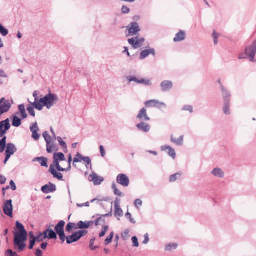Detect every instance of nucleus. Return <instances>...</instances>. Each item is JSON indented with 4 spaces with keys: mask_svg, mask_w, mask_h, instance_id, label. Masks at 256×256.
Wrapping results in <instances>:
<instances>
[{
    "mask_svg": "<svg viewBox=\"0 0 256 256\" xmlns=\"http://www.w3.org/2000/svg\"><path fill=\"white\" fill-rule=\"evenodd\" d=\"M89 180L94 182V186L100 185L104 182V178L98 176L96 174L92 172L89 176Z\"/></svg>",
    "mask_w": 256,
    "mask_h": 256,
    "instance_id": "nucleus-13",
    "label": "nucleus"
},
{
    "mask_svg": "<svg viewBox=\"0 0 256 256\" xmlns=\"http://www.w3.org/2000/svg\"><path fill=\"white\" fill-rule=\"evenodd\" d=\"M96 216H98V218L94 221V224L96 226H98L100 224L99 222L102 220V216L99 214H96Z\"/></svg>",
    "mask_w": 256,
    "mask_h": 256,
    "instance_id": "nucleus-58",
    "label": "nucleus"
},
{
    "mask_svg": "<svg viewBox=\"0 0 256 256\" xmlns=\"http://www.w3.org/2000/svg\"><path fill=\"white\" fill-rule=\"evenodd\" d=\"M43 137L44 138L46 143L48 144H50L52 140L51 136L48 134V132H44L42 134Z\"/></svg>",
    "mask_w": 256,
    "mask_h": 256,
    "instance_id": "nucleus-42",
    "label": "nucleus"
},
{
    "mask_svg": "<svg viewBox=\"0 0 256 256\" xmlns=\"http://www.w3.org/2000/svg\"><path fill=\"white\" fill-rule=\"evenodd\" d=\"M56 190V186L54 184L50 182L48 184H45L41 188V190L44 194H49L54 192Z\"/></svg>",
    "mask_w": 256,
    "mask_h": 256,
    "instance_id": "nucleus-15",
    "label": "nucleus"
},
{
    "mask_svg": "<svg viewBox=\"0 0 256 256\" xmlns=\"http://www.w3.org/2000/svg\"><path fill=\"white\" fill-rule=\"evenodd\" d=\"M10 184V185L9 186L12 190L14 191L16 190V186L14 180H11Z\"/></svg>",
    "mask_w": 256,
    "mask_h": 256,
    "instance_id": "nucleus-60",
    "label": "nucleus"
},
{
    "mask_svg": "<svg viewBox=\"0 0 256 256\" xmlns=\"http://www.w3.org/2000/svg\"><path fill=\"white\" fill-rule=\"evenodd\" d=\"M136 128L138 130L144 132H148L150 128V124L144 123V122L138 124L136 125Z\"/></svg>",
    "mask_w": 256,
    "mask_h": 256,
    "instance_id": "nucleus-23",
    "label": "nucleus"
},
{
    "mask_svg": "<svg viewBox=\"0 0 256 256\" xmlns=\"http://www.w3.org/2000/svg\"><path fill=\"white\" fill-rule=\"evenodd\" d=\"M149 242V236L148 234H146L144 236V240L142 242V244H147Z\"/></svg>",
    "mask_w": 256,
    "mask_h": 256,
    "instance_id": "nucleus-61",
    "label": "nucleus"
},
{
    "mask_svg": "<svg viewBox=\"0 0 256 256\" xmlns=\"http://www.w3.org/2000/svg\"><path fill=\"white\" fill-rule=\"evenodd\" d=\"M6 154L10 156L13 155L17 151V148L15 144L12 143L6 144Z\"/></svg>",
    "mask_w": 256,
    "mask_h": 256,
    "instance_id": "nucleus-20",
    "label": "nucleus"
},
{
    "mask_svg": "<svg viewBox=\"0 0 256 256\" xmlns=\"http://www.w3.org/2000/svg\"><path fill=\"white\" fill-rule=\"evenodd\" d=\"M18 110L20 114V116L22 119H25L28 117V114L26 112L24 104H21L18 106Z\"/></svg>",
    "mask_w": 256,
    "mask_h": 256,
    "instance_id": "nucleus-31",
    "label": "nucleus"
},
{
    "mask_svg": "<svg viewBox=\"0 0 256 256\" xmlns=\"http://www.w3.org/2000/svg\"><path fill=\"white\" fill-rule=\"evenodd\" d=\"M12 104L8 100H6L5 98H2L0 99V115L9 111Z\"/></svg>",
    "mask_w": 256,
    "mask_h": 256,
    "instance_id": "nucleus-7",
    "label": "nucleus"
},
{
    "mask_svg": "<svg viewBox=\"0 0 256 256\" xmlns=\"http://www.w3.org/2000/svg\"><path fill=\"white\" fill-rule=\"evenodd\" d=\"M53 159H56L59 162L66 161V160L64 154L62 152L54 153L53 155Z\"/></svg>",
    "mask_w": 256,
    "mask_h": 256,
    "instance_id": "nucleus-30",
    "label": "nucleus"
},
{
    "mask_svg": "<svg viewBox=\"0 0 256 256\" xmlns=\"http://www.w3.org/2000/svg\"><path fill=\"white\" fill-rule=\"evenodd\" d=\"M123 216V211L120 206L115 207L114 210V216Z\"/></svg>",
    "mask_w": 256,
    "mask_h": 256,
    "instance_id": "nucleus-39",
    "label": "nucleus"
},
{
    "mask_svg": "<svg viewBox=\"0 0 256 256\" xmlns=\"http://www.w3.org/2000/svg\"><path fill=\"white\" fill-rule=\"evenodd\" d=\"M77 226V228H78V229H80V230H86V229L88 228L86 221H79L78 222Z\"/></svg>",
    "mask_w": 256,
    "mask_h": 256,
    "instance_id": "nucleus-35",
    "label": "nucleus"
},
{
    "mask_svg": "<svg viewBox=\"0 0 256 256\" xmlns=\"http://www.w3.org/2000/svg\"><path fill=\"white\" fill-rule=\"evenodd\" d=\"M0 34L3 36H6L8 34V30L7 28L1 24H0Z\"/></svg>",
    "mask_w": 256,
    "mask_h": 256,
    "instance_id": "nucleus-38",
    "label": "nucleus"
},
{
    "mask_svg": "<svg viewBox=\"0 0 256 256\" xmlns=\"http://www.w3.org/2000/svg\"><path fill=\"white\" fill-rule=\"evenodd\" d=\"M178 245L176 243H170L166 245L165 247V250L170 252L177 248Z\"/></svg>",
    "mask_w": 256,
    "mask_h": 256,
    "instance_id": "nucleus-34",
    "label": "nucleus"
},
{
    "mask_svg": "<svg viewBox=\"0 0 256 256\" xmlns=\"http://www.w3.org/2000/svg\"><path fill=\"white\" fill-rule=\"evenodd\" d=\"M53 164L52 166L55 167L56 169L58 172H61V170L62 168V167L60 165V162L56 160V159H53Z\"/></svg>",
    "mask_w": 256,
    "mask_h": 256,
    "instance_id": "nucleus-45",
    "label": "nucleus"
},
{
    "mask_svg": "<svg viewBox=\"0 0 256 256\" xmlns=\"http://www.w3.org/2000/svg\"><path fill=\"white\" fill-rule=\"evenodd\" d=\"M230 102H224L223 111L225 114L229 115L230 114Z\"/></svg>",
    "mask_w": 256,
    "mask_h": 256,
    "instance_id": "nucleus-36",
    "label": "nucleus"
},
{
    "mask_svg": "<svg viewBox=\"0 0 256 256\" xmlns=\"http://www.w3.org/2000/svg\"><path fill=\"white\" fill-rule=\"evenodd\" d=\"M145 105L146 107L149 108L156 107L160 108L161 106L166 107V104L164 103L160 102L156 100H147L145 102Z\"/></svg>",
    "mask_w": 256,
    "mask_h": 256,
    "instance_id": "nucleus-12",
    "label": "nucleus"
},
{
    "mask_svg": "<svg viewBox=\"0 0 256 256\" xmlns=\"http://www.w3.org/2000/svg\"><path fill=\"white\" fill-rule=\"evenodd\" d=\"M30 130L32 132V137L36 140H39L40 135L38 134L39 128L36 122L32 123L30 126Z\"/></svg>",
    "mask_w": 256,
    "mask_h": 256,
    "instance_id": "nucleus-14",
    "label": "nucleus"
},
{
    "mask_svg": "<svg viewBox=\"0 0 256 256\" xmlns=\"http://www.w3.org/2000/svg\"><path fill=\"white\" fill-rule=\"evenodd\" d=\"M137 118L140 119L144 121H149L150 120V118L148 116L146 112V110L143 108L139 112L138 114L136 117Z\"/></svg>",
    "mask_w": 256,
    "mask_h": 256,
    "instance_id": "nucleus-21",
    "label": "nucleus"
},
{
    "mask_svg": "<svg viewBox=\"0 0 256 256\" xmlns=\"http://www.w3.org/2000/svg\"><path fill=\"white\" fill-rule=\"evenodd\" d=\"M186 38V33L184 31L180 30L174 38V42H181Z\"/></svg>",
    "mask_w": 256,
    "mask_h": 256,
    "instance_id": "nucleus-27",
    "label": "nucleus"
},
{
    "mask_svg": "<svg viewBox=\"0 0 256 256\" xmlns=\"http://www.w3.org/2000/svg\"><path fill=\"white\" fill-rule=\"evenodd\" d=\"M256 54V40L252 42V45L248 46L245 48V54L247 57L250 58L252 62H255L254 56Z\"/></svg>",
    "mask_w": 256,
    "mask_h": 256,
    "instance_id": "nucleus-6",
    "label": "nucleus"
},
{
    "mask_svg": "<svg viewBox=\"0 0 256 256\" xmlns=\"http://www.w3.org/2000/svg\"><path fill=\"white\" fill-rule=\"evenodd\" d=\"M10 128V124L8 118H6L0 122V128H2V130L8 131Z\"/></svg>",
    "mask_w": 256,
    "mask_h": 256,
    "instance_id": "nucleus-28",
    "label": "nucleus"
},
{
    "mask_svg": "<svg viewBox=\"0 0 256 256\" xmlns=\"http://www.w3.org/2000/svg\"><path fill=\"white\" fill-rule=\"evenodd\" d=\"M32 162H39L41 166L47 168L48 166V158L41 156V157H37L34 158Z\"/></svg>",
    "mask_w": 256,
    "mask_h": 256,
    "instance_id": "nucleus-26",
    "label": "nucleus"
},
{
    "mask_svg": "<svg viewBox=\"0 0 256 256\" xmlns=\"http://www.w3.org/2000/svg\"><path fill=\"white\" fill-rule=\"evenodd\" d=\"M52 144H46V151L48 153H51L52 152Z\"/></svg>",
    "mask_w": 256,
    "mask_h": 256,
    "instance_id": "nucleus-62",
    "label": "nucleus"
},
{
    "mask_svg": "<svg viewBox=\"0 0 256 256\" xmlns=\"http://www.w3.org/2000/svg\"><path fill=\"white\" fill-rule=\"evenodd\" d=\"M54 226V225L46 226V229L42 232H40V234L43 236L44 238H48L49 240H54V234H55L54 232L52 229V227Z\"/></svg>",
    "mask_w": 256,
    "mask_h": 256,
    "instance_id": "nucleus-9",
    "label": "nucleus"
},
{
    "mask_svg": "<svg viewBox=\"0 0 256 256\" xmlns=\"http://www.w3.org/2000/svg\"><path fill=\"white\" fill-rule=\"evenodd\" d=\"M142 202L140 199H136L134 200V206L138 209L140 208V206H142Z\"/></svg>",
    "mask_w": 256,
    "mask_h": 256,
    "instance_id": "nucleus-54",
    "label": "nucleus"
},
{
    "mask_svg": "<svg viewBox=\"0 0 256 256\" xmlns=\"http://www.w3.org/2000/svg\"><path fill=\"white\" fill-rule=\"evenodd\" d=\"M220 89L224 102H230L231 98V94L230 92L222 84H221Z\"/></svg>",
    "mask_w": 256,
    "mask_h": 256,
    "instance_id": "nucleus-17",
    "label": "nucleus"
},
{
    "mask_svg": "<svg viewBox=\"0 0 256 256\" xmlns=\"http://www.w3.org/2000/svg\"><path fill=\"white\" fill-rule=\"evenodd\" d=\"M6 256H19L18 255L16 252H14L10 249L8 250L5 253Z\"/></svg>",
    "mask_w": 256,
    "mask_h": 256,
    "instance_id": "nucleus-47",
    "label": "nucleus"
},
{
    "mask_svg": "<svg viewBox=\"0 0 256 256\" xmlns=\"http://www.w3.org/2000/svg\"><path fill=\"white\" fill-rule=\"evenodd\" d=\"M116 182L124 187L128 186L130 184L129 178L125 174H119L116 177Z\"/></svg>",
    "mask_w": 256,
    "mask_h": 256,
    "instance_id": "nucleus-11",
    "label": "nucleus"
},
{
    "mask_svg": "<svg viewBox=\"0 0 256 256\" xmlns=\"http://www.w3.org/2000/svg\"><path fill=\"white\" fill-rule=\"evenodd\" d=\"M57 140L59 142V144L64 148H67V144L65 142H64L62 138L58 136Z\"/></svg>",
    "mask_w": 256,
    "mask_h": 256,
    "instance_id": "nucleus-49",
    "label": "nucleus"
},
{
    "mask_svg": "<svg viewBox=\"0 0 256 256\" xmlns=\"http://www.w3.org/2000/svg\"><path fill=\"white\" fill-rule=\"evenodd\" d=\"M88 233L87 230H78L73 232L70 236H67L66 240L68 244H71L78 242L82 238Z\"/></svg>",
    "mask_w": 256,
    "mask_h": 256,
    "instance_id": "nucleus-4",
    "label": "nucleus"
},
{
    "mask_svg": "<svg viewBox=\"0 0 256 256\" xmlns=\"http://www.w3.org/2000/svg\"><path fill=\"white\" fill-rule=\"evenodd\" d=\"M160 88L163 92L170 91L173 86V83L170 80H164L160 83Z\"/></svg>",
    "mask_w": 256,
    "mask_h": 256,
    "instance_id": "nucleus-19",
    "label": "nucleus"
},
{
    "mask_svg": "<svg viewBox=\"0 0 256 256\" xmlns=\"http://www.w3.org/2000/svg\"><path fill=\"white\" fill-rule=\"evenodd\" d=\"M150 54L153 56H156V50L154 48H150L149 49H146L140 52V59L144 60L148 57Z\"/></svg>",
    "mask_w": 256,
    "mask_h": 256,
    "instance_id": "nucleus-18",
    "label": "nucleus"
},
{
    "mask_svg": "<svg viewBox=\"0 0 256 256\" xmlns=\"http://www.w3.org/2000/svg\"><path fill=\"white\" fill-rule=\"evenodd\" d=\"M126 216L129 219L130 221L132 223V224H136V221L134 220V218H132V215L130 214V213L129 212H127L126 214Z\"/></svg>",
    "mask_w": 256,
    "mask_h": 256,
    "instance_id": "nucleus-56",
    "label": "nucleus"
},
{
    "mask_svg": "<svg viewBox=\"0 0 256 256\" xmlns=\"http://www.w3.org/2000/svg\"><path fill=\"white\" fill-rule=\"evenodd\" d=\"M12 126L14 127H18L22 124V119L18 116L13 115L12 116Z\"/></svg>",
    "mask_w": 256,
    "mask_h": 256,
    "instance_id": "nucleus-29",
    "label": "nucleus"
},
{
    "mask_svg": "<svg viewBox=\"0 0 256 256\" xmlns=\"http://www.w3.org/2000/svg\"><path fill=\"white\" fill-rule=\"evenodd\" d=\"M220 36V34L218 33H217L216 30H214L213 32V33L212 34V37L214 39V45H216L218 44V38Z\"/></svg>",
    "mask_w": 256,
    "mask_h": 256,
    "instance_id": "nucleus-40",
    "label": "nucleus"
},
{
    "mask_svg": "<svg viewBox=\"0 0 256 256\" xmlns=\"http://www.w3.org/2000/svg\"><path fill=\"white\" fill-rule=\"evenodd\" d=\"M6 177L3 176L2 175L0 176V184H4L6 183Z\"/></svg>",
    "mask_w": 256,
    "mask_h": 256,
    "instance_id": "nucleus-63",
    "label": "nucleus"
},
{
    "mask_svg": "<svg viewBox=\"0 0 256 256\" xmlns=\"http://www.w3.org/2000/svg\"><path fill=\"white\" fill-rule=\"evenodd\" d=\"M127 80L129 82H130L132 81L136 82L137 84H139L140 80H138L136 78L132 76H128L126 77Z\"/></svg>",
    "mask_w": 256,
    "mask_h": 256,
    "instance_id": "nucleus-51",
    "label": "nucleus"
},
{
    "mask_svg": "<svg viewBox=\"0 0 256 256\" xmlns=\"http://www.w3.org/2000/svg\"><path fill=\"white\" fill-rule=\"evenodd\" d=\"M182 110L188 111L190 113L193 112V107L190 105H185L182 108Z\"/></svg>",
    "mask_w": 256,
    "mask_h": 256,
    "instance_id": "nucleus-50",
    "label": "nucleus"
},
{
    "mask_svg": "<svg viewBox=\"0 0 256 256\" xmlns=\"http://www.w3.org/2000/svg\"><path fill=\"white\" fill-rule=\"evenodd\" d=\"M8 130H2V128H0V136L2 138L0 140V153L3 152L6 148V136H5Z\"/></svg>",
    "mask_w": 256,
    "mask_h": 256,
    "instance_id": "nucleus-10",
    "label": "nucleus"
},
{
    "mask_svg": "<svg viewBox=\"0 0 256 256\" xmlns=\"http://www.w3.org/2000/svg\"><path fill=\"white\" fill-rule=\"evenodd\" d=\"M211 174L213 176L221 178H224V172L219 168H214L211 172Z\"/></svg>",
    "mask_w": 256,
    "mask_h": 256,
    "instance_id": "nucleus-24",
    "label": "nucleus"
},
{
    "mask_svg": "<svg viewBox=\"0 0 256 256\" xmlns=\"http://www.w3.org/2000/svg\"><path fill=\"white\" fill-rule=\"evenodd\" d=\"M73 230L72 222H68L66 226V231L68 233L72 232Z\"/></svg>",
    "mask_w": 256,
    "mask_h": 256,
    "instance_id": "nucleus-53",
    "label": "nucleus"
},
{
    "mask_svg": "<svg viewBox=\"0 0 256 256\" xmlns=\"http://www.w3.org/2000/svg\"><path fill=\"white\" fill-rule=\"evenodd\" d=\"M181 176L180 174L176 173L174 174H172L170 176L169 181L171 182H175L178 178V177H180Z\"/></svg>",
    "mask_w": 256,
    "mask_h": 256,
    "instance_id": "nucleus-44",
    "label": "nucleus"
},
{
    "mask_svg": "<svg viewBox=\"0 0 256 256\" xmlns=\"http://www.w3.org/2000/svg\"><path fill=\"white\" fill-rule=\"evenodd\" d=\"M114 232H110V235L107 236V238H106V239L105 240V241H104L106 245H107V244H110L112 242V240L114 238Z\"/></svg>",
    "mask_w": 256,
    "mask_h": 256,
    "instance_id": "nucleus-43",
    "label": "nucleus"
},
{
    "mask_svg": "<svg viewBox=\"0 0 256 256\" xmlns=\"http://www.w3.org/2000/svg\"><path fill=\"white\" fill-rule=\"evenodd\" d=\"M126 30H128V34H126V36H138L139 32L141 30L138 24L135 22H130L126 26Z\"/></svg>",
    "mask_w": 256,
    "mask_h": 256,
    "instance_id": "nucleus-5",
    "label": "nucleus"
},
{
    "mask_svg": "<svg viewBox=\"0 0 256 256\" xmlns=\"http://www.w3.org/2000/svg\"><path fill=\"white\" fill-rule=\"evenodd\" d=\"M168 150V154L174 160L176 158V154L174 149L172 148L169 146H165L162 147V150Z\"/></svg>",
    "mask_w": 256,
    "mask_h": 256,
    "instance_id": "nucleus-25",
    "label": "nucleus"
},
{
    "mask_svg": "<svg viewBox=\"0 0 256 256\" xmlns=\"http://www.w3.org/2000/svg\"><path fill=\"white\" fill-rule=\"evenodd\" d=\"M172 142L176 144L178 146H182L184 142V136H180L178 139L174 138L172 136L170 137Z\"/></svg>",
    "mask_w": 256,
    "mask_h": 256,
    "instance_id": "nucleus-32",
    "label": "nucleus"
},
{
    "mask_svg": "<svg viewBox=\"0 0 256 256\" xmlns=\"http://www.w3.org/2000/svg\"><path fill=\"white\" fill-rule=\"evenodd\" d=\"M66 224V222L64 220H60L55 226L54 227V233L55 234H54V240H56L58 238V236H59V238L61 240L62 242H64L66 240V236L64 227Z\"/></svg>",
    "mask_w": 256,
    "mask_h": 256,
    "instance_id": "nucleus-2",
    "label": "nucleus"
},
{
    "mask_svg": "<svg viewBox=\"0 0 256 256\" xmlns=\"http://www.w3.org/2000/svg\"><path fill=\"white\" fill-rule=\"evenodd\" d=\"M46 238H43V236H42V234H40V232L39 234L36 236V242H42Z\"/></svg>",
    "mask_w": 256,
    "mask_h": 256,
    "instance_id": "nucleus-57",
    "label": "nucleus"
},
{
    "mask_svg": "<svg viewBox=\"0 0 256 256\" xmlns=\"http://www.w3.org/2000/svg\"><path fill=\"white\" fill-rule=\"evenodd\" d=\"M36 256H42V252L40 248L36 249Z\"/></svg>",
    "mask_w": 256,
    "mask_h": 256,
    "instance_id": "nucleus-64",
    "label": "nucleus"
},
{
    "mask_svg": "<svg viewBox=\"0 0 256 256\" xmlns=\"http://www.w3.org/2000/svg\"><path fill=\"white\" fill-rule=\"evenodd\" d=\"M112 188L114 190V194L116 196H124V194L117 188L116 186L114 183L112 184Z\"/></svg>",
    "mask_w": 256,
    "mask_h": 256,
    "instance_id": "nucleus-37",
    "label": "nucleus"
},
{
    "mask_svg": "<svg viewBox=\"0 0 256 256\" xmlns=\"http://www.w3.org/2000/svg\"><path fill=\"white\" fill-rule=\"evenodd\" d=\"M3 211L5 214L12 218V216L13 206L12 200H8L4 202L3 206Z\"/></svg>",
    "mask_w": 256,
    "mask_h": 256,
    "instance_id": "nucleus-8",
    "label": "nucleus"
},
{
    "mask_svg": "<svg viewBox=\"0 0 256 256\" xmlns=\"http://www.w3.org/2000/svg\"><path fill=\"white\" fill-rule=\"evenodd\" d=\"M49 172L53 176L54 178L60 180H63V174L56 172L52 164H51L48 170Z\"/></svg>",
    "mask_w": 256,
    "mask_h": 256,
    "instance_id": "nucleus-22",
    "label": "nucleus"
},
{
    "mask_svg": "<svg viewBox=\"0 0 256 256\" xmlns=\"http://www.w3.org/2000/svg\"><path fill=\"white\" fill-rule=\"evenodd\" d=\"M27 110L28 112V113L30 114V115L34 117L36 116L35 111L34 110V106H29L27 108Z\"/></svg>",
    "mask_w": 256,
    "mask_h": 256,
    "instance_id": "nucleus-48",
    "label": "nucleus"
},
{
    "mask_svg": "<svg viewBox=\"0 0 256 256\" xmlns=\"http://www.w3.org/2000/svg\"><path fill=\"white\" fill-rule=\"evenodd\" d=\"M139 84H143L144 86H150L152 84L151 80L150 79H144L142 78L140 80Z\"/></svg>",
    "mask_w": 256,
    "mask_h": 256,
    "instance_id": "nucleus-41",
    "label": "nucleus"
},
{
    "mask_svg": "<svg viewBox=\"0 0 256 256\" xmlns=\"http://www.w3.org/2000/svg\"><path fill=\"white\" fill-rule=\"evenodd\" d=\"M15 230L16 231L13 232L14 248L20 252H22L26 246L25 242L27 240L28 232L23 224L18 221L16 222Z\"/></svg>",
    "mask_w": 256,
    "mask_h": 256,
    "instance_id": "nucleus-1",
    "label": "nucleus"
},
{
    "mask_svg": "<svg viewBox=\"0 0 256 256\" xmlns=\"http://www.w3.org/2000/svg\"><path fill=\"white\" fill-rule=\"evenodd\" d=\"M34 108L38 110H42L43 108V107L45 106L44 104L41 102L40 99L38 101H34V102L31 104Z\"/></svg>",
    "mask_w": 256,
    "mask_h": 256,
    "instance_id": "nucleus-33",
    "label": "nucleus"
},
{
    "mask_svg": "<svg viewBox=\"0 0 256 256\" xmlns=\"http://www.w3.org/2000/svg\"><path fill=\"white\" fill-rule=\"evenodd\" d=\"M132 242L133 246L137 248L139 246L138 239L136 236H132Z\"/></svg>",
    "mask_w": 256,
    "mask_h": 256,
    "instance_id": "nucleus-52",
    "label": "nucleus"
},
{
    "mask_svg": "<svg viewBox=\"0 0 256 256\" xmlns=\"http://www.w3.org/2000/svg\"><path fill=\"white\" fill-rule=\"evenodd\" d=\"M130 11V9L126 6H123L122 8V12L123 14H128Z\"/></svg>",
    "mask_w": 256,
    "mask_h": 256,
    "instance_id": "nucleus-59",
    "label": "nucleus"
},
{
    "mask_svg": "<svg viewBox=\"0 0 256 256\" xmlns=\"http://www.w3.org/2000/svg\"><path fill=\"white\" fill-rule=\"evenodd\" d=\"M138 36L139 34L128 40V44H130L134 49H137L142 46V45L138 40Z\"/></svg>",
    "mask_w": 256,
    "mask_h": 256,
    "instance_id": "nucleus-16",
    "label": "nucleus"
},
{
    "mask_svg": "<svg viewBox=\"0 0 256 256\" xmlns=\"http://www.w3.org/2000/svg\"><path fill=\"white\" fill-rule=\"evenodd\" d=\"M95 240H96V238H92L90 240V250H96V248H98V246H94V242H95Z\"/></svg>",
    "mask_w": 256,
    "mask_h": 256,
    "instance_id": "nucleus-46",
    "label": "nucleus"
},
{
    "mask_svg": "<svg viewBox=\"0 0 256 256\" xmlns=\"http://www.w3.org/2000/svg\"><path fill=\"white\" fill-rule=\"evenodd\" d=\"M58 96L55 94H52L50 92L46 94L44 98H40L41 102L44 104L48 110H50L53 106L58 102Z\"/></svg>",
    "mask_w": 256,
    "mask_h": 256,
    "instance_id": "nucleus-3",
    "label": "nucleus"
},
{
    "mask_svg": "<svg viewBox=\"0 0 256 256\" xmlns=\"http://www.w3.org/2000/svg\"><path fill=\"white\" fill-rule=\"evenodd\" d=\"M82 160L84 162H85L87 165H91V159L90 157L88 156H83L82 157Z\"/></svg>",
    "mask_w": 256,
    "mask_h": 256,
    "instance_id": "nucleus-55",
    "label": "nucleus"
}]
</instances>
